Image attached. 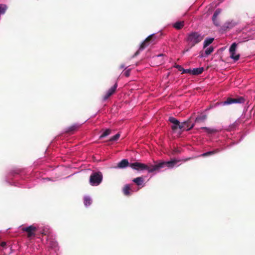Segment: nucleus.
Here are the masks:
<instances>
[{
    "label": "nucleus",
    "instance_id": "nucleus-20",
    "mask_svg": "<svg viewBox=\"0 0 255 255\" xmlns=\"http://www.w3.org/2000/svg\"><path fill=\"white\" fill-rule=\"evenodd\" d=\"M220 13V9H217L213 15V17H212V20H213V21L215 25H216V26H218L219 25V23H216L215 22V19L217 17V16H218V15Z\"/></svg>",
    "mask_w": 255,
    "mask_h": 255
},
{
    "label": "nucleus",
    "instance_id": "nucleus-11",
    "mask_svg": "<svg viewBox=\"0 0 255 255\" xmlns=\"http://www.w3.org/2000/svg\"><path fill=\"white\" fill-rule=\"evenodd\" d=\"M204 69L203 67L194 68L193 70H191L190 74L194 75H198L202 74L204 71Z\"/></svg>",
    "mask_w": 255,
    "mask_h": 255
},
{
    "label": "nucleus",
    "instance_id": "nucleus-25",
    "mask_svg": "<svg viewBox=\"0 0 255 255\" xmlns=\"http://www.w3.org/2000/svg\"><path fill=\"white\" fill-rule=\"evenodd\" d=\"M117 87L118 84L116 82L115 84V85L112 87H111L107 92H108L109 93H111L113 95L115 92L116 89L117 88Z\"/></svg>",
    "mask_w": 255,
    "mask_h": 255
},
{
    "label": "nucleus",
    "instance_id": "nucleus-22",
    "mask_svg": "<svg viewBox=\"0 0 255 255\" xmlns=\"http://www.w3.org/2000/svg\"><path fill=\"white\" fill-rule=\"evenodd\" d=\"M183 26L184 21H177L175 22L173 25V27L177 29H181L183 27Z\"/></svg>",
    "mask_w": 255,
    "mask_h": 255
},
{
    "label": "nucleus",
    "instance_id": "nucleus-12",
    "mask_svg": "<svg viewBox=\"0 0 255 255\" xmlns=\"http://www.w3.org/2000/svg\"><path fill=\"white\" fill-rule=\"evenodd\" d=\"M80 125L78 124H74L67 128L65 130V132L66 133H72L74 131L76 130L80 127Z\"/></svg>",
    "mask_w": 255,
    "mask_h": 255
},
{
    "label": "nucleus",
    "instance_id": "nucleus-1",
    "mask_svg": "<svg viewBox=\"0 0 255 255\" xmlns=\"http://www.w3.org/2000/svg\"><path fill=\"white\" fill-rule=\"evenodd\" d=\"M190 159L191 158L183 159H177L176 158H173L168 161L161 162L155 165V171H159L160 169L163 168L165 166H166L169 168H172L174 167L178 162L180 161L186 162Z\"/></svg>",
    "mask_w": 255,
    "mask_h": 255
},
{
    "label": "nucleus",
    "instance_id": "nucleus-33",
    "mask_svg": "<svg viewBox=\"0 0 255 255\" xmlns=\"http://www.w3.org/2000/svg\"><path fill=\"white\" fill-rule=\"evenodd\" d=\"M125 67V65L124 64H122L120 66V69H123Z\"/></svg>",
    "mask_w": 255,
    "mask_h": 255
},
{
    "label": "nucleus",
    "instance_id": "nucleus-14",
    "mask_svg": "<svg viewBox=\"0 0 255 255\" xmlns=\"http://www.w3.org/2000/svg\"><path fill=\"white\" fill-rule=\"evenodd\" d=\"M129 164L127 159H123L118 164V167L120 168H123L128 165L129 166Z\"/></svg>",
    "mask_w": 255,
    "mask_h": 255
},
{
    "label": "nucleus",
    "instance_id": "nucleus-13",
    "mask_svg": "<svg viewBox=\"0 0 255 255\" xmlns=\"http://www.w3.org/2000/svg\"><path fill=\"white\" fill-rule=\"evenodd\" d=\"M221 150L219 148H216L212 151H208V152H207L202 154L201 155V156L206 157L207 156L212 155L213 154H215L220 152L221 151Z\"/></svg>",
    "mask_w": 255,
    "mask_h": 255
},
{
    "label": "nucleus",
    "instance_id": "nucleus-29",
    "mask_svg": "<svg viewBox=\"0 0 255 255\" xmlns=\"http://www.w3.org/2000/svg\"><path fill=\"white\" fill-rule=\"evenodd\" d=\"M214 51V48L212 46H210L205 50V54L207 55L211 54Z\"/></svg>",
    "mask_w": 255,
    "mask_h": 255
},
{
    "label": "nucleus",
    "instance_id": "nucleus-30",
    "mask_svg": "<svg viewBox=\"0 0 255 255\" xmlns=\"http://www.w3.org/2000/svg\"><path fill=\"white\" fill-rule=\"evenodd\" d=\"M112 95V94L111 93H109L107 92L106 94L103 96V100L104 101H106L110 97H111Z\"/></svg>",
    "mask_w": 255,
    "mask_h": 255
},
{
    "label": "nucleus",
    "instance_id": "nucleus-18",
    "mask_svg": "<svg viewBox=\"0 0 255 255\" xmlns=\"http://www.w3.org/2000/svg\"><path fill=\"white\" fill-rule=\"evenodd\" d=\"M47 244L51 248H54L57 246V243L53 240L51 238H49L47 240Z\"/></svg>",
    "mask_w": 255,
    "mask_h": 255
},
{
    "label": "nucleus",
    "instance_id": "nucleus-10",
    "mask_svg": "<svg viewBox=\"0 0 255 255\" xmlns=\"http://www.w3.org/2000/svg\"><path fill=\"white\" fill-rule=\"evenodd\" d=\"M182 126L183 128H181V132L185 130H189L191 129L194 126V124H191L190 119L184 122H182Z\"/></svg>",
    "mask_w": 255,
    "mask_h": 255
},
{
    "label": "nucleus",
    "instance_id": "nucleus-5",
    "mask_svg": "<svg viewBox=\"0 0 255 255\" xmlns=\"http://www.w3.org/2000/svg\"><path fill=\"white\" fill-rule=\"evenodd\" d=\"M103 180V174L99 172H93L90 176L89 183L91 185L96 186L100 184Z\"/></svg>",
    "mask_w": 255,
    "mask_h": 255
},
{
    "label": "nucleus",
    "instance_id": "nucleus-2",
    "mask_svg": "<svg viewBox=\"0 0 255 255\" xmlns=\"http://www.w3.org/2000/svg\"><path fill=\"white\" fill-rule=\"evenodd\" d=\"M203 39L200 34L197 32H192L188 34L187 38V41L190 46V48L194 46L196 44L199 43Z\"/></svg>",
    "mask_w": 255,
    "mask_h": 255
},
{
    "label": "nucleus",
    "instance_id": "nucleus-34",
    "mask_svg": "<svg viewBox=\"0 0 255 255\" xmlns=\"http://www.w3.org/2000/svg\"><path fill=\"white\" fill-rule=\"evenodd\" d=\"M215 22H216V23H218L219 24V21H218L217 20V18L215 19Z\"/></svg>",
    "mask_w": 255,
    "mask_h": 255
},
{
    "label": "nucleus",
    "instance_id": "nucleus-23",
    "mask_svg": "<svg viewBox=\"0 0 255 255\" xmlns=\"http://www.w3.org/2000/svg\"><path fill=\"white\" fill-rule=\"evenodd\" d=\"M207 119V116L205 115L198 116L195 119V123H200L204 122Z\"/></svg>",
    "mask_w": 255,
    "mask_h": 255
},
{
    "label": "nucleus",
    "instance_id": "nucleus-31",
    "mask_svg": "<svg viewBox=\"0 0 255 255\" xmlns=\"http://www.w3.org/2000/svg\"><path fill=\"white\" fill-rule=\"evenodd\" d=\"M130 69H128L124 73V75L127 77H129V75H130Z\"/></svg>",
    "mask_w": 255,
    "mask_h": 255
},
{
    "label": "nucleus",
    "instance_id": "nucleus-24",
    "mask_svg": "<svg viewBox=\"0 0 255 255\" xmlns=\"http://www.w3.org/2000/svg\"><path fill=\"white\" fill-rule=\"evenodd\" d=\"M84 205L86 206L90 205L92 203L91 198L89 197H85L84 199Z\"/></svg>",
    "mask_w": 255,
    "mask_h": 255
},
{
    "label": "nucleus",
    "instance_id": "nucleus-32",
    "mask_svg": "<svg viewBox=\"0 0 255 255\" xmlns=\"http://www.w3.org/2000/svg\"><path fill=\"white\" fill-rule=\"evenodd\" d=\"M0 245L1 247H3V248H5L6 247V243L5 242H2L0 244Z\"/></svg>",
    "mask_w": 255,
    "mask_h": 255
},
{
    "label": "nucleus",
    "instance_id": "nucleus-8",
    "mask_svg": "<svg viewBox=\"0 0 255 255\" xmlns=\"http://www.w3.org/2000/svg\"><path fill=\"white\" fill-rule=\"evenodd\" d=\"M237 44L234 42L232 43L229 49V52L230 53V57L234 59L235 61H237L239 59L240 55L239 54H236V50L237 49Z\"/></svg>",
    "mask_w": 255,
    "mask_h": 255
},
{
    "label": "nucleus",
    "instance_id": "nucleus-3",
    "mask_svg": "<svg viewBox=\"0 0 255 255\" xmlns=\"http://www.w3.org/2000/svg\"><path fill=\"white\" fill-rule=\"evenodd\" d=\"M129 166L133 169L136 170H146L149 173L155 171V165H151L148 166L144 163L136 162L130 163L129 164Z\"/></svg>",
    "mask_w": 255,
    "mask_h": 255
},
{
    "label": "nucleus",
    "instance_id": "nucleus-21",
    "mask_svg": "<svg viewBox=\"0 0 255 255\" xmlns=\"http://www.w3.org/2000/svg\"><path fill=\"white\" fill-rule=\"evenodd\" d=\"M214 39L213 38H206L204 42V48L207 47L210 44H211L214 41Z\"/></svg>",
    "mask_w": 255,
    "mask_h": 255
},
{
    "label": "nucleus",
    "instance_id": "nucleus-27",
    "mask_svg": "<svg viewBox=\"0 0 255 255\" xmlns=\"http://www.w3.org/2000/svg\"><path fill=\"white\" fill-rule=\"evenodd\" d=\"M7 7L4 4H0V14H3L5 13Z\"/></svg>",
    "mask_w": 255,
    "mask_h": 255
},
{
    "label": "nucleus",
    "instance_id": "nucleus-6",
    "mask_svg": "<svg viewBox=\"0 0 255 255\" xmlns=\"http://www.w3.org/2000/svg\"><path fill=\"white\" fill-rule=\"evenodd\" d=\"M168 121L172 124L171 126V128L174 132L179 130L180 133H181V128H183L182 126V123H180L178 120L173 117H170Z\"/></svg>",
    "mask_w": 255,
    "mask_h": 255
},
{
    "label": "nucleus",
    "instance_id": "nucleus-28",
    "mask_svg": "<svg viewBox=\"0 0 255 255\" xmlns=\"http://www.w3.org/2000/svg\"><path fill=\"white\" fill-rule=\"evenodd\" d=\"M120 134L119 133H118L114 136L111 137L110 139H109V141H116L120 138Z\"/></svg>",
    "mask_w": 255,
    "mask_h": 255
},
{
    "label": "nucleus",
    "instance_id": "nucleus-9",
    "mask_svg": "<svg viewBox=\"0 0 255 255\" xmlns=\"http://www.w3.org/2000/svg\"><path fill=\"white\" fill-rule=\"evenodd\" d=\"M245 101V99L242 97L237 98H228L223 102V105H230L234 103H244Z\"/></svg>",
    "mask_w": 255,
    "mask_h": 255
},
{
    "label": "nucleus",
    "instance_id": "nucleus-7",
    "mask_svg": "<svg viewBox=\"0 0 255 255\" xmlns=\"http://www.w3.org/2000/svg\"><path fill=\"white\" fill-rule=\"evenodd\" d=\"M21 231L27 233V237L31 239L35 236L37 228L34 226L31 225L26 227H22Z\"/></svg>",
    "mask_w": 255,
    "mask_h": 255
},
{
    "label": "nucleus",
    "instance_id": "nucleus-26",
    "mask_svg": "<svg viewBox=\"0 0 255 255\" xmlns=\"http://www.w3.org/2000/svg\"><path fill=\"white\" fill-rule=\"evenodd\" d=\"M111 133V130L109 129H107L100 136V138H103L108 135H109Z\"/></svg>",
    "mask_w": 255,
    "mask_h": 255
},
{
    "label": "nucleus",
    "instance_id": "nucleus-15",
    "mask_svg": "<svg viewBox=\"0 0 255 255\" xmlns=\"http://www.w3.org/2000/svg\"><path fill=\"white\" fill-rule=\"evenodd\" d=\"M132 181L137 185L140 186L144 182V179L142 177H138L132 180Z\"/></svg>",
    "mask_w": 255,
    "mask_h": 255
},
{
    "label": "nucleus",
    "instance_id": "nucleus-16",
    "mask_svg": "<svg viewBox=\"0 0 255 255\" xmlns=\"http://www.w3.org/2000/svg\"><path fill=\"white\" fill-rule=\"evenodd\" d=\"M201 128L204 129L206 132L209 134H213L218 132V130L215 128H212L208 127H202Z\"/></svg>",
    "mask_w": 255,
    "mask_h": 255
},
{
    "label": "nucleus",
    "instance_id": "nucleus-17",
    "mask_svg": "<svg viewBox=\"0 0 255 255\" xmlns=\"http://www.w3.org/2000/svg\"><path fill=\"white\" fill-rule=\"evenodd\" d=\"M175 67H176L177 69H178V70L179 71H182V74L183 73H189L190 74V72L191 71V69H185L181 66H180L179 65H176L175 66Z\"/></svg>",
    "mask_w": 255,
    "mask_h": 255
},
{
    "label": "nucleus",
    "instance_id": "nucleus-19",
    "mask_svg": "<svg viewBox=\"0 0 255 255\" xmlns=\"http://www.w3.org/2000/svg\"><path fill=\"white\" fill-rule=\"evenodd\" d=\"M130 190V187L129 185H126L123 188V191L124 194L126 196H129L130 195L129 191Z\"/></svg>",
    "mask_w": 255,
    "mask_h": 255
},
{
    "label": "nucleus",
    "instance_id": "nucleus-4",
    "mask_svg": "<svg viewBox=\"0 0 255 255\" xmlns=\"http://www.w3.org/2000/svg\"><path fill=\"white\" fill-rule=\"evenodd\" d=\"M155 34H151L149 36H148L140 44L139 48L138 50L134 53V54L133 56V57H134L136 56H137L140 51L143 50L147 46H148L150 44L155 43Z\"/></svg>",
    "mask_w": 255,
    "mask_h": 255
}]
</instances>
